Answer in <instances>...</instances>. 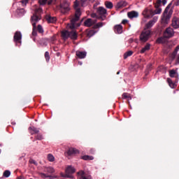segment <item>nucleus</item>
Returning <instances> with one entry per match:
<instances>
[{
	"label": "nucleus",
	"instance_id": "393cba45",
	"mask_svg": "<svg viewBox=\"0 0 179 179\" xmlns=\"http://www.w3.org/2000/svg\"><path fill=\"white\" fill-rule=\"evenodd\" d=\"M41 19V18H40V17L37 16L36 15H34L31 17V22H38Z\"/></svg>",
	"mask_w": 179,
	"mask_h": 179
},
{
	"label": "nucleus",
	"instance_id": "423d86ee",
	"mask_svg": "<svg viewBox=\"0 0 179 179\" xmlns=\"http://www.w3.org/2000/svg\"><path fill=\"white\" fill-rule=\"evenodd\" d=\"M143 15L144 16V17H145V19H150L151 17H153V16H155L153 8L151 5L144 9V10L143 11Z\"/></svg>",
	"mask_w": 179,
	"mask_h": 179
},
{
	"label": "nucleus",
	"instance_id": "de8ad7c7",
	"mask_svg": "<svg viewBox=\"0 0 179 179\" xmlns=\"http://www.w3.org/2000/svg\"><path fill=\"white\" fill-rule=\"evenodd\" d=\"M99 5H100V3L99 2L95 3L93 6L94 9H98L97 6H99Z\"/></svg>",
	"mask_w": 179,
	"mask_h": 179
},
{
	"label": "nucleus",
	"instance_id": "f704fd0d",
	"mask_svg": "<svg viewBox=\"0 0 179 179\" xmlns=\"http://www.w3.org/2000/svg\"><path fill=\"white\" fill-rule=\"evenodd\" d=\"M48 160L50 162H55V157L52 154L48 155Z\"/></svg>",
	"mask_w": 179,
	"mask_h": 179
},
{
	"label": "nucleus",
	"instance_id": "4d7b16f0",
	"mask_svg": "<svg viewBox=\"0 0 179 179\" xmlns=\"http://www.w3.org/2000/svg\"><path fill=\"white\" fill-rule=\"evenodd\" d=\"M122 23H128V20H123Z\"/></svg>",
	"mask_w": 179,
	"mask_h": 179
},
{
	"label": "nucleus",
	"instance_id": "f03ea898",
	"mask_svg": "<svg viewBox=\"0 0 179 179\" xmlns=\"http://www.w3.org/2000/svg\"><path fill=\"white\" fill-rule=\"evenodd\" d=\"M152 24H146L145 25V29H143L139 36V38L141 42H146L151 36V31L150 30V28L152 27Z\"/></svg>",
	"mask_w": 179,
	"mask_h": 179
},
{
	"label": "nucleus",
	"instance_id": "412c9836",
	"mask_svg": "<svg viewBox=\"0 0 179 179\" xmlns=\"http://www.w3.org/2000/svg\"><path fill=\"white\" fill-rule=\"evenodd\" d=\"M166 38H166L164 36L159 37L158 38H157L156 42L157 44H165L166 42Z\"/></svg>",
	"mask_w": 179,
	"mask_h": 179
},
{
	"label": "nucleus",
	"instance_id": "8fccbe9b",
	"mask_svg": "<svg viewBox=\"0 0 179 179\" xmlns=\"http://www.w3.org/2000/svg\"><path fill=\"white\" fill-rule=\"evenodd\" d=\"M36 12H37L38 13H41V12H43V8H37L36 10Z\"/></svg>",
	"mask_w": 179,
	"mask_h": 179
},
{
	"label": "nucleus",
	"instance_id": "69168bd1",
	"mask_svg": "<svg viewBox=\"0 0 179 179\" xmlns=\"http://www.w3.org/2000/svg\"><path fill=\"white\" fill-rule=\"evenodd\" d=\"M29 179H32V178H29Z\"/></svg>",
	"mask_w": 179,
	"mask_h": 179
},
{
	"label": "nucleus",
	"instance_id": "9b49d317",
	"mask_svg": "<svg viewBox=\"0 0 179 179\" xmlns=\"http://www.w3.org/2000/svg\"><path fill=\"white\" fill-rule=\"evenodd\" d=\"M175 32L173 31V29H171V27H169L167 29H166V30L164 31V34H163V37L168 38H171V37H173V36H174Z\"/></svg>",
	"mask_w": 179,
	"mask_h": 179
},
{
	"label": "nucleus",
	"instance_id": "79ce46f5",
	"mask_svg": "<svg viewBox=\"0 0 179 179\" xmlns=\"http://www.w3.org/2000/svg\"><path fill=\"white\" fill-rule=\"evenodd\" d=\"M172 23H179V17H173L172 19Z\"/></svg>",
	"mask_w": 179,
	"mask_h": 179
},
{
	"label": "nucleus",
	"instance_id": "5fc2aeb1",
	"mask_svg": "<svg viewBox=\"0 0 179 179\" xmlns=\"http://www.w3.org/2000/svg\"><path fill=\"white\" fill-rule=\"evenodd\" d=\"M175 6H179V0H176V1L175 2Z\"/></svg>",
	"mask_w": 179,
	"mask_h": 179
},
{
	"label": "nucleus",
	"instance_id": "a18cd8bd",
	"mask_svg": "<svg viewBox=\"0 0 179 179\" xmlns=\"http://www.w3.org/2000/svg\"><path fill=\"white\" fill-rule=\"evenodd\" d=\"M29 164H32L34 165L37 166V162L35 160L32 159H29Z\"/></svg>",
	"mask_w": 179,
	"mask_h": 179
},
{
	"label": "nucleus",
	"instance_id": "dca6fc26",
	"mask_svg": "<svg viewBox=\"0 0 179 179\" xmlns=\"http://www.w3.org/2000/svg\"><path fill=\"white\" fill-rule=\"evenodd\" d=\"M78 153H79L78 150L74 148H69L68 151L66 152V154L68 155V156L75 155Z\"/></svg>",
	"mask_w": 179,
	"mask_h": 179
},
{
	"label": "nucleus",
	"instance_id": "4be33fe9",
	"mask_svg": "<svg viewBox=\"0 0 179 179\" xmlns=\"http://www.w3.org/2000/svg\"><path fill=\"white\" fill-rule=\"evenodd\" d=\"M167 83H169V86L171 89H175V87H176V84L173 83L170 78H167Z\"/></svg>",
	"mask_w": 179,
	"mask_h": 179
},
{
	"label": "nucleus",
	"instance_id": "13d9d810",
	"mask_svg": "<svg viewBox=\"0 0 179 179\" xmlns=\"http://www.w3.org/2000/svg\"><path fill=\"white\" fill-rule=\"evenodd\" d=\"M78 64L81 65L82 64L81 62H78Z\"/></svg>",
	"mask_w": 179,
	"mask_h": 179
},
{
	"label": "nucleus",
	"instance_id": "473e14b6",
	"mask_svg": "<svg viewBox=\"0 0 179 179\" xmlns=\"http://www.w3.org/2000/svg\"><path fill=\"white\" fill-rule=\"evenodd\" d=\"M175 75H176V71H175V70H170L169 71V76L170 78H175Z\"/></svg>",
	"mask_w": 179,
	"mask_h": 179
},
{
	"label": "nucleus",
	"instance_id": "a878e982",
	"mask_svg": "<svg viewBox=\"0 0 179 179\" xmlns=\"http://www.w3.org/2000/svg\"><path fill=\"white\" fill-rule=\"evenodd\" d=\"M81 159H83L84 161L93 160V157L89 156V155H84V156L81 157Z\"/></svg>",
	"mask_w": 179,
	"mask_h": 179
},
{
	"label": "nucleus",
	"instance_id": "6ab92c4d",
	"mask_svg": "<svg viewBox=\"0 0 179 179\" xmlns=\"http://www.w3.org/2000/svg\"><path fill=\"white\" fill-rule=\"evenodd\" d=\"M114 32L118 34H121L122 32V27L120 24L115 25L114 27Z\"/></svg>",
	"mask_w": 179,
	"mask_h": 179
},
{
	"label": "nucleus",
	"instance_id": "bb28decb",
	"mask_svg": "<svg viewBox=\"0 0 179 179\" xmlns=\"http://www.w3.org/2000/svg\"><path fill=\"white\" fill-rule=\"evenodd\" d=\"M122 99H131V96H130V94L123 93V95H121Z\"/></svg>",
	"mask_w": 179,
	"mask_h": 179
},
{
	"label": "nucleus",
	"instance_id": "ea45409f",
	"mask_svg": "<svg viewBox=\"0 0 179 179\" xmlns=\"http://www.w3.org/2000/svg\"><path fill=\"white\" fill-rule=\"evenodd\" d=\"M36 141H42L43 140V136L40 134H37L35 136Z\"/></svg>",
	"mask_w": 179,
	"mask_h": 179
},
{
	"label": "nucleus",
	"instance_id": "2f4dec72",
	"mask_svg": "<svg viewBox=\"0 0 179 179\" xmlns=\"http://www.w3.org/2000/svg\"><path fill=\"white\" fill-rule=\"evenodd\" d=\"M44 58L45 59V62H49L50 59V56L49 55V52H44Z\"/></svg>",
	"mask_w": 179,
	"mask_h": 179
},
{
	"label": "nucleus",
	"instance_id": "09e8293b",
	"mask_svg": "<svg viewBox=\"0 0 179 179\" xmlns=\"http://www.w3.org/2000/svg\"><path fill=\"white\" fill-rule=\"evenodd\" d=\"M143 50H150V44H146L145 45V47H143V48H142Z\"/></svg>",
	"mask_w": 179,
	"mask_h": 179
},
{
	"label": "nucleus",
	"instance_id": "3c124183",
	"mask_svg": "<svg viewBox=\"0 0 179 179\" xmlns=\"http://www.w3.org/2000/svg\"><path fill=\"white\" fill-rule=\"evenodd\" d=\"M150 50V49H141V54L145 53V52Z\"/></svg>",
	"mask_w": 179,
	"mask_h": 179
},
{
	"label": "nucleus",
	"instance_id": "cd10ccee",
	"mask_svg": "<svg viewBox=\"0 0 179 179\" xmlns=\"http://www.w3.org/2000/svg\"><path fill=\"white\" fill-rule=\"evenodd\" d=\"M10 174H11L10 171L6 170L4 171V172H3V177L7 178L10 176Z\"/></svg>",
	"mask_w": 179,
	"mask_h": 179
},
{
	"label": "nucleus",
	"instance_id": "0e129e2a",
	"mask_svg": "<svg viewBox=\"0 0 179 179\" xmlns=\"http://www.w3.org/2000/svg\"><path fill=\"white\" fill-rule=\"evenodd\" d=\"M43 176H45V174H44V173H43Z\"/></svg>",
	"mask_w": 179,
	"mask_h": 179
},
{
	"label": "nucleus",
	"instance_id": "a211bd4d",
	"mask_svg": "<svg viewBox=\"0 0 179 179\" xmlns=\"http://www.w3.org/2000/svg\"><path fill=\"white\" fill-rule=\"evenodd\" d=\"M28 129L29 130L31 135L38 134L39 131L36 127H29Z\"/></svg>",
	"mask_w": 179,
	"mask_h": 179
},
{
	"label": "nucleus",
	"instance_id": "1a4fd4ad",
	"mask_svg": "<svg viewBox=\"0 0 179 179\" xmlns=\"http://www.w3.org/2000/svg\"><path fill=\"white\" fill-rule=\"evenodd\" d=\"M60 8L62 13H68V12L71 10V8H69V3L67 1H63L60 4Z\"/></svg>",
	"mask_w": 179,
	"mask_h": 179
},
{
	"label": "nucleus",
	"instance_id": "0eeeda50",
	"mask_svg": "<svg viewBox=\"0 0 179 179\" xmlns=\"http://www.w3.org/2000/svg\"><path fill=\"white\" fill-rule=\"evenodd\" d=\"M75 173L76 169H74V167L69 166L66 167V169L65 170V178L73 179L74 178V176H73L72 174H74Z\"/></svg>",
	"mask_w": 179,
	"mask_h": 179
},
{
	"label": "nucleus",
	"instance_id": "b1692460",
	"mask_svg": "<svg viewBox=\"0 0 179 179\" xmlns=\"http://www.w3.org/2000/svg\"><path fill=\"white\" fill-rule=\"evenodd\" d=\"M178 51H179V45L176 46V48H175V51H173V53H171V59H175V57H176V55L178 54Z\"/></svg>",
	"mask_w": 179,
	"mask_h": 179
},
{
	"label": "nucleus",
	"instance_id": "603ef678",
	"mask_svg": "<svg viewBox=\"0 0 179 179\" xmlns=\"http://www.w3.org/2000/svg\"><path fill=\"white\" fill-rule=\"evenodd\" d=\"M56 0H49L48 1V5H51V3H52V2L55 1Z\"/></svg>",
	"mask_w": 179,
	"mask_h": 179
},
{
	"label": "nucleus",
	"instance_id": "7c9ffc66",
	"mask_svg": "<svg viewBox=\"0 0 179 179\" xmlns=\"http://www.w3.org/2000/svg\"><path fill=\"white\" fill-rule=\"evenodd\" d=\"M17 13H18L19 16H23V15H24V8L17 9Z\"/></svg>",
	"mask_w": 179,
	"mask_h": 179
},
{
	"label": "nucleus",
	"instance_id": "2eb2a0df",
	"mask_svg": "<svg viewBox=\"0 0 179 179\" xmlns=\"http://www.w3.org/2000/svg\"><path fill=\"white\" fill-rule=\"evenodd\" d=\"M45 19L48 23H55L57 22V17L50 15H45Z\"/></svg>",
	"mask_w": 179,
	"mask_h": 179
},
{
	"label": "nucleus",
	"instance_id": "39448f33",
	"mask_svg": "<svg viewBox=\"0 0 179 179\" xmlns=\"http://www.w3.org/2000/svg\"><path fill=\"white\" fill-rule=\"evenodd\" d=\"M96 14H92V17H96L98 20H104L106 19V15H107V10L103 7H99L96 8Z\"/></svg>",
	"mask_w": 179,
	"mask_h": 179
},
{
	"label": "nucleus",
	"instance_id": "20e7f679",
	"mask_svg": "<svg viewBox=\"0 0 179 179\" xmlns=\"http://www.w3.org/2000/svg\"><path fill=\"white\" fill-rule=\"evenodd\" d=\"M84 27H89L87 29V37L90 38L96 34V29L102 27V24H83Z\"/></svg>",
	"mask_w": 179,
	"mask_h": 179
},
{
	"label": "nucleus",
	"instance_id": "e2e57ef3",
	"mask_svg": "<svg viewBox=\"0 0 179 179\" xmlns=\"http://www.w3.org/2000/svg\"><path fill=\"white\" fill-rule=\"evenodd\" d=\"M1 153V150H0V154Z\"/></svg>",
	"mask_w": 179,
	"mask_h": 179
},
{
	"label": "nucleus",
	"instance_id": "7ed1b4c3",
	"mask_svg": "<svg viewBox=\"0 0 179 179\" xmlns=\"http://www.w3.org/2000/svg\"><path fill=\"white\" fill-rule=\"evenodd\" d=\"M172 3H170L165 8L162 16V23H169L170 22V19L171 18V15H173V10H170V8H171Z\"/></svg>",
	"mask_w": 179,
	"mask_h": 179
},
{
	"label": "nucleus",
	"instance_id": "6e6552de",
	"mask_svg": "<svg viewBox=\"0 0 179 179\" xmlns=\"http://www.w3.org/2000/svg\"><path fill=\"white\" fill-rule=\"evenodd\" d=\"M36 24H32V33H31L32 36H36L37 31H38V33H40V34H43L44 32L41 25L38 24V26H37V27H36Z\"/></svg>",
	"mask_w": 179,
	"mask_h": 179
},
{
	"label": "nucleus",
	"instance_id": "c85d7f7f",
	"mask_svg": "<svg viewBox=\"0 0 179 179\" xmlns=\"http://www.w3.org/2000/svg\"><path fill=\"white\" fill-rule=\"evenodd\" d=\"M162 6V0H157L156 3H155V9L159 8Z\"/></svg>",
	"mask_w": 179,
	"mask_h": 179
},
{
	"label": "nucleus",
	"instance_id": "052dcab7",
	"mask_svg": "<svg viewBox=\"0 0 179 179\" xmlns=\"http://www.w3.org/2000/svg\"><path fill=\"white\" fill-rule=\"evenodd\" d=\"M117 75H120V71L117 72Z\"/></svg>",
	"mask_w": 179,
	"mask_h": 179
},
{
	"label": "nucleus",
	"instance_id": "49530a36",
	"mask_svg": "<svg viewBox=\"0 0 179 179\" xmlns=\"http://www.w3.org/2000/svg\"><path fill=\"white\" fill-rule=\"evenodd\" d=\"M171 27H173L175 29L179 28V24H171Z\"/></svg>",
	"mask_w": 179,
	"mask_h": 179
},
{
	"label": "nucleus",
	"instance_id": "58836bf2",
	"mask_svg": "<svg viewBox=\"0 0 179 179\" xmlns=\"http://www.w3.org/2000/svg\"><path fill=\"white\" fill-rule=\"evenodd\" d=\"M159 19L158 16H154L152 20H151L148 23H156Z\"/></svg>",
	"mask_w": 179,
	"mask_h": 179
},
{
	"label": "nucleus",
	"instance_id": "4c0bfd02",
	"mask_svg": "<svg viewBox=\"0 0 179 179\" xmlns=\"http://www.w3.org/2000/svg\"><path fill=\"white\" fill-rule=\"evenodd\" d=\"M84 20H85V18H83L81 20L80 23H92V19H90V18H88V19L85 20V21Z\"/></svg>",
	"mask_w": 179,
	"mask_h": 179
},
{
	"label": "nucleus",
	"instance_id": "e433bc0d",
	"mask_svg": "<svg viewBox=\"0 0 179 179\" xmlns=\"http://www.w3.org/2000/svg\"><path fill=\"white\" fill-rule=\"evenodd\" d=\"M46 172L52 174L55 173V169L52 167H48V169H45Z\"/></svg>",
	"mask_w": 179,
	"mask_h": 179
},
{
	"label": "nucleus",
	"instance_id": "aec40b11",
	"mask_svg": "<svg viewBox=\"0 0 179 179\" xmlns=\"http://www.w3.org/2000/svg\"><path fill=\"white\" fill-rule=\"evenodd\" d=\"M127 5H128V3H127V1H121L117 3V8H118V9H120L121 8H125V6H127Z\"/></svg>",
	"mask_w": 179,
	"mask_h": 179
},
{
	"label": "nucleus",
	"instance_id": "bf43d9fd",
	"mask_svg": "<svg viewBox=\"0 0 179 179\" xmlns=\"http://www.w3.org/2000/svg\"><path fill=\"white\" fill-rule=\"evenodd\" d=\"M32 40H33L34 41H36V38H33Z\"/></svg>",
	"mask_w": 179,
	"mask_h": 179
},
{
	"label": "nucleus",
	"instance_id": "864d4df0",
	"mask_svg": "<svg viewBox=\"0 0 179 179\" xmlns=\"http://www.w3.org/2000/svg\"><path fill=\"white\" fill-rule=\"evenodd\" d=\"M162 3L164 6L166 3H167V0H162Z\"/></svg>",
	"mask_w": 179,
	"mask_h": 179
},
{
	"label": "nucleus",
	"instance_id": "c03bdc74",
	"mask_svg": "<svg viewBox=\"0 0 179 179\" xmlns=\"http://www.w3.org/2000/svg\"><path fill=\"white\" fill-rule=\"evenodd\" d=\"M74 8L76 10V9H78V8H79V2H78V1H74Z\"/></svg>",
	"mask_w": 179,
	"mask_h": 179
},
{
	"label": "nucleus",
	"instance_id": "f3484780",
	"mask_svg": "<svg viewBox=\"0 0 179 179\" xmlns=\"http://www.w3.org/2000/svg\"><path fill=\"white\" fill-rule=\"evenodd\" d=\"M76 56H77V57H78V59H83L84 58H86L87 52H86L77 51V52H76Z\"/></svg>",
	"mask_w": 179,
	"mask_h": 179
},
{
	"label": "nucleus",
	"instance_id": "680f3d73",
	"mask_svg": "<svg viewBox=\"0 0 179 179\" xmlns=\"http://www.w3.org/2000/svg\"><path fill=\"white\" fill-rule=\"evenodd\" d=\"M90 152H91L92 154H93V150H91Z\"/></svg>",
	"mask_w": 179,
	"mask_h": 179
},
{
	"label": "nucleus",
	"instance_id": "f8f14e48",
	"mask_svg": "<svg viewBox=\"0 0 179 179\" xmlns=\"http://www.w3.org/2000/svg\"><path fill=\"white\" fill-rule=\"evenodd\" d=\"M21 39H22V34H20V31L15 32V35L13 36V41H15L16 44L17 43L20 44Z\"/></svg>",
	"mask_w": 179,
	"mask_h": 179
},
{
	"label": "nucleus",
	"instance_id": "5701e85b",
	"mask_svg": "<svg viewBox=\"0 0 179 179\" xmlns=\"http://www.w3.org/2000/svg\"><path fill=\"white\" fill-rule=\"evenodd\" d=\"M80 1H81V6H86L89 4V2H92V3H93V1L94 0H80Z\"/></svg>",
	"mask_w": 179,
	"mask_h": 179
},
{
	"label": "nucleus",
	"instance_id": "72a5a7b5",
	"mask_svg": "<svg viewBox=\"0 0 179 179\" xmlns=\"http://www.w3.org/2000/svg\"><path fill=\"white\" fill-rule=\"evenodd\" d=\"M105 5L108 9H113V3L110 1H106Z\"/></svg>",
	"mask_w": 179,
	"mask_h": 179
},
{
	"label": "nucleus",
	"instance_id": "c9c22d12",
	"mask_svg": "<svg viewBox=\"0 0 179 179\" xmlns=\"http://www.w3.org/2000/svg\"><path fill=\"white\" fill-rule=\"evenodd\" d=\"M154 12V15H160V13H162V8H156L155 10H153Z\"/></svg>",
	"mask_w": 179,
	"mask_h": 179
},
{
	"label": "nucleus",
	"instance_id": "a19ab883",
	"mask_svg": "<svg viewBox=\"0 0 179 179\" xmlns=\"http://www.w3.org/2000/svg\"><path fill=\"white\" fill-rule=\"evenodd\" d=\"M152 69V64H148L146 66V72H150Z\"/></svg>",
	"mask_w": 179,
	"mask_h": 179
},
{
	"label": "nucleus",
	"instance_id": "f257e3e1",
	"mask_svg": "<svg viewBox=\"0 0 179 179\" xmlns=\"http://www.w3.org/2000/svg\"><path fill=\"white\" fill-rule=\"evenodd\" d=\"M81 24H66V29L61 31V37L64 41H66L68 38L71 40H77V32L76 29L80 27Z\"/></svg>",
	"mask_w": 179,
	"mask_h": 179
},
{
	"label": "nucleus",
	"instance_id": "37998d69",
	"mask_svg": "<svg viewBox=\"0 0 179 179\" xmlns=\"http://www.w3.org/2000/svg\"><path fill=\"white\" fill-rule=\"evenodd\" d=\"M47 1L48 0H39L38 3L40 5H45V3H47Z\"/></svg>",
	"mask_w": 179,
	"mask_h": 179
},
{
	"label": "nucleus",
	"instance_id": "9d476101",
	"mask_svg": "<svg viewBox=\"0 0 179 179\" xmlns=\"http://www.w3.org/2000/svg\"><path fill=\"white\" fill-rule=\"evenodd\" d=\"M81 15L82 12H80V8H77L76 10L75 15L71 19V23H76V22H79Z\"/></svg>",
	"mask_w": 179,
	"mask_h": 179
},
{
	"label": "nucleus",
	"instance_id": "c756f323",
	"mask_svg": "<svg viewBox=\"0 0 179 179\" xmlns=\"http://www.w3.org/2000/svg\"><path fill=\"white\" fill-rule=\"evenodd\" d=\"M132 55H133L132 51L129 50V51L126 52V53H124V59H127V57H131Z\"/></svg>",
	"mask_w": 179,
	"mask_h": 179
},
{
	"label": "nucleus",
	"instance_id": "6e6d98bb",
	"mask_svg": "<svg viewBox=\"0 0 179 179\" xmlns=\"http://www.w3.org/2000/svg\"><path fill=\"white\" fill-rule=\"evenodd\" d=\"M27 2H29V0H22V3H27Z\"/></svg>",
	"mask_w": 179,
	"mask_h": 179
},
{
	"label": "nucleus",
	"instance_id": "ddd939ff",
	"mask_svg": "<svg viewBox=\"0 0 179 179\" xmlns=\"http://www.w3.org/2000/svg\"><path fill=\"white\" fill-rule=\"evenodd\" d=\"M78 179H92V176L84 171H81L78 172Z\"/></svg>",
	"mask_w": 179,
	"mask_h": 179
},
{
	"label": "nucleus",
	"instance_id": "4468645a",
	"mask_svg": "<svg viewBox=\"0 0 179 179\" xmlns=\"http://www.w3.org/2000/svg\"><path fill=\"white\" fill-rule=\"evenodd\" d=\"M127 16L129 19H135L139 16L138 11L132 10L127 13Z\"/></svg>",
	"mask_w": 179,
	"mask_h": 179
}]
</instances>
